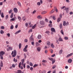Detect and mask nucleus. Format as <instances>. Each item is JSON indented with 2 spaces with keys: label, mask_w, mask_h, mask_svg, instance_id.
Returning a JSON list of instances; mask_svg holds the SVG:
<instances>
[{
  "label": "nucleus",
  "mask_w": 73,
  "mask_h": 73,
  "mask_svg": "<svg viewBox=\"0 0 73 73\" xmlns=\"http://www.w3.org/2000/svg\"><path fill=\"white\" fill-rule=\"evenodd\" d=\"M51 30L52 32H56V30H55V29L53 28H52L51 29Z\"/></svg>",
  "instance_id": "6e6552de"
},
{
  "label": "nucleus",
  "mask_w": 73,
  "mask_h": 73,
  "mask_svg": "<svg viewBox=\"0 0 73 73\" xmlns=\"http://www.w3.org/2000/svg\"><path fill=\"white\" fill-rule=\"evenodd\" d=\"M38 65L37 64H35L34 66H33V68H35V67H36V66H37Z\"/></svg>",
  "instance_id": "de8ad7c7"
},
{
  "label": "nucleus",
  "mask_w": 73,
  "mask_h": 73,
  "mask_svg": "<svg viewBox=\"0 0 73 73\" xmlns=\"http://www.w3.org/2000/svg\"><path fill=\"white\" fill-rule=\"evenodd\" d=\"M1 17L2 18H4V13H1Z\"/></svg>",
  "instance_id": "4468645a"
},
{
  "label": "nucleus",
  "mask_w": 73,
  "mask_h": 73,
  "mask_svg": "<svg viewBox=\"0 0 73 73\" xmlns=\"http://www.w3.org/2000/svg\"><path fill=\"white\" fill-rule=\"evenodd\" d=\"M36 46H39V45H40V44H39L38 42H36Z\"/></svg>",
  "instance_id": "c9c22d12"
},
{
  "label": "nucleus",
  "mask_w": 73,
  "mask_h": 73,
  "mask_svg": "<svg viewBox=\"0 0 73 73\" xmlns=\"http://www.w3.org/2000/svg\"><path fill=\"white\" fill-rule=\"evenodd\" d=\"M29 8H28L25 11L26 12H27V13H29Z\"/></svg>",
  "instance_id": "ddd939ff"
},
{
  "label": "nucleus",
  "mask_w": 73,
  "mask_h": 73,
  "mask_svg": "<svg viewBox=\"0 0 73 73\" xmlns=\"http://www.w3.org/2000/svg\"><path fill=\"white\" fill-rule=\"evenodd\" d=\"M61 21V18H59L58 19H57V22H60Z\"/></svg>",
  "instance_id": "a878e982"
},
{
  "label": "nucleus",
  "mask_w": 73,
  "mask_h": 73,
  "mask_svg": "<svg viewBox=\"0 0 73 73\" xmlns=\"http://www.w3.org/2000/svg\"><path fill=\"white\" fill-rule=\"evenodd\" d=\"M17 54V52L16 50H15L13 51L12 52L11 54L12 57H15Z\"/></svg>",
  "instance_id": "f03ea898"
},
{
  "label": "nucleus",
  "mask_w": 73,
  "mask_h": 73,
  "mask_svg": "<svg viewBox=\"0 0 73 73\" xmlns=\"http://www.w3.org/2000/svg\"><path fill=\"white\" fill-rule=\"evenodd\" d=\"M69 22H67L66 23V26H67V25H69Z\"/></svg>",
  "instance_id": "6e6d98bb"
},
{
  "label": "nucleus",
  "mask_w": 73,
  "mask_h": 73,
  "mask_svg": "<svg viewBox=\"0 0 73 73\" xmlns=\"http://www.w3.org/2000/svg\"><path fill=\"white\" fill-rule=\"evenodd\" d=\"M5 19L6 20H7L8 19V15H7L6 16H5Z\"/></svg>",
  "instance_id": "a18cd8bd"
},
{
  "label": "nucleus",
  "mask_w": 73,
  "mask_h": 73,
  "mask_svg": "<svg viewBox=\"0 0 73 73\" xmlns=\"http://www.w3.org/2000/svg\"><path fill=\"white\" fill-rule=\"evenodd\" d=\"M17 3L19 6L20 7H21V3H20V2L19 1H18L17 2Z\"/></svg>",
  "instance_id": "f3484780"
},
{
  "label": "nucleus",
  "mask_w": 73,
  "mask_h": 73,
  "mask_svg": "<svg viewBox=\"0 0 73 73\" xmlns=\"http://www.w3.org/2000/svg\"><path fill=\"white\" fill-rule=\"evenodd\" d=\"M59 27H60V29H61L62 28V24L61 23H60L59 25Z\"/></svg>",
  "instance_id": "f704fd0d"
},
{
  "label": "nucleus",
  "mask_w": 73,
  "mask_h": 73,
  "mask_svg": "<svg viewBox=\"0 0 73 73\" xmlns=\"http://www.w3.org/2000/svg\"><path fill=\"white\" fill-rule=\"evenodd\" d=\"M40 24L42 25H44V22L43 21H40Z\"/></svg>",
  "instance_id": "423d86ee"
},
{
  "label": "nucleus",
  "mask_w": 73,
  "mask_h": 73,
  "mask_svg": "<svg viewBox=\"0 0 73 73\" xmlns=\"http://www.w3.org/2000/svg\"><path fill=\"white\" fill-rule=\"evenodd\" d=\"M10 29H13V25H11V27H10Z\"/></svg>",
  "instance_id": "4c0bfd02"
},
{
  "label": "nucleus",
  "mask_w": 73,
  "mask_h": 73,
  "mask_svg": "<svg viewBox=\"0 0 73 73\" xmlns=\"http://www.w3.org/2000/svg\"><path fill=\"white\" fill-rule=\"evenodd\" d=\"M41 35H38L37 36L38 39H40V38H41Z\"/></svg>",
  "instance_id": "f8f14e48"
},
{
  "label": "nucleus",
  "mask_w": 73,
  "mask_h": 73,
  "mask_svg": "<svg viewBox=\"0 0 73 73\" xmlns=\"http://www.w3.org/2000/svg\"><path fill=\"white\" fill-rule=\"evenodd\" d=\"M41 42H42V41L41 40H39L38 41V42H39V43H40Z\"/></svg>",
  "instance_id": "e2e57ef3"
},
{
  "label": "nucleus",
  "mask_w": 73,
  "mask_h": 73,
  "mask_svg": "<svg viewBox=\"0 0 73 73\" xmlns=\"http://www.w3.org/2000/svg\"><path fill=\"white\" fill-rule=\"evenodd\" d=\"M18 19H19V21H21V18L19 16L18 17Z\"/></svg>",
  "instance_id": "b1692460"
},
{
  "label": "nucleus",
  "mask_w": 73,
  "mask_h": 73,
  "mask_svg": "<svg viewBox=\"0 0 73 73\" xmlns=\"http://www.w3.org/2000/svg\"><path fill=\"white\" fill-rule=\"evenodd\" d=\"M37 18L38 19H42V17L40 15H38L37 17Z\"/></svg>",
  "instance_id": "a211bd4d"
},
{
  "label": "nucleus",
  "mask_w": 73,
  "mask_h": 73,
  "mask_svg": "<svg viewBox=\"0 0 73 73\" xmlns=\"http://www.w3.org/2000/svg\"><path fill=\"white\" fill-rule=\"evenodd\" d=\"M17 73H21V70H17Z\"/></svg>",
  "instance_id": "79ce46f5"
},
{
  "label": "nucleus",
  "mask_w": 73,
  "mask_h": 73,
  "mask_svg": "<svg viewBox=\"0 0 73 73\" xmlns=\"http://www.w3.org/2000/svg\"><path fill=\"white\" fill-rule=\"evenodd\" d=\"M60 33H62V35H64V32L63 31V30H62L61 31H60Z\"/></svg>",
  "instance_id": "473e14b6"
},
{
  "label": "nucleus",
  "mask_w": 73,
  "mask_h": 73,
  "mask_svg": "<svg viewBox=\"0 0 73 73\" xmlns=\"http://www.w3.org/2000/svg\"><path fill=\"white\" fill-rule=\"evenodd\" d=\"M54 11H55L56 12H58V10L57 9V8L55 7H54Z\"/></svg>",
  "instance_id": "dca6fc26"
},
{
  "label": "nucleus",
  "mask_w": 73,
  "mask_h": 73,
  "mask_svg": "<svg viewBox=\"0 0 73 73\" xmlns=\"http://www.w3.org/2000/svg\"><path fill=\"white\" fill-rule=\"evenodd\" d=\"M0 33L1 34H3V33H4V31H3V30H1Z\"/></svg>",
  "instance_id": "58836bf2"
},
{
  "label": "nucleus",
  "mask_w": 73,
  "mask_h": 73,
  "mask_svg": "<svg viewBox=\"0 0 73 73\" xmlns=\"http://www.w3.org/2000/svg\"><path fill=\"white\" fill-rule=\"evenodd\" d=\"M27 67L28 69H29L30 68V66L28 65L27 66Z\"/></svg>",
  "instance_id": "338daca9"
},
{
  "label": "nucleus",
  "mask_w": 73,
  "mask_h": 73,
  "mask_svg": "<svg viewBox=\"0 0 73 73\" xmlns=\"http://www.w3.org/2000/svg\"><path fill=\"white\" fill-rule=\"evenodd\" d=\"M0 66L1 67H3V62H1V64H0Z\"/></svg>",
  "instance_id": "c85d7f7f"
},
{
  "label": "nucleus",
  "mask_w": 73,
  "mask_h": 73,
  "mask_svg": "<svg viewBox=\"0 0 73 73\" xmlns=\"http://www.w3.org/2000/svg\"><path fill=\"white\" fill-rule=\"evenodd\" d=\"M9 49L10 50H12L13 49V48L12 47H9Z\"/></svg>",
  "instance_id": "09e8293b"
},
{
  "label": "nucleus",
  "mask_w": 73,
  "mask_h": 73,
  "mask_svg": "<svg viewBox=\"0 0 73 73\" xmlns=\"http://www.w3.org/2000/svg\"><path fill=\"white\" fill-rule=\"evenodd\" d=\"M56 67V65H54L52 67V69H54V68H55Z\"/></svg>",
  "instance_id": "37998d69"
},
{
  "label": "nucleus",
  "mask_w": 73,
  "mask_h": 73,
  "mask_svg": "<svg viewBox=\"0 0 73 73\" xmlns=\"http://www.w3.org/2000/svg\"><path fill=\"white\" fill-rule=\"evenodd\" d=\"M68 61V63H71V62H72V59L70 58L69 59Z\"/></svg>",
  "instance_id": "1a4fd4ad"
},
{
  "label": "nucleus",
  "mask_w": 73,
  "mask_h": 73,
  "mask_svg": "<svg viewBox=\"0 0 73 73\" xmlns=\"http://www.w3.org/2000/svg\"><path fill=\"white\" fill-rule=\"evenodd\" d=\"M65 8V6H63L61 7L60 8L61 9H63Z\"/></svg>",
  "instance_id": "603ef678"
},
{
  "label": "nucleus",
  "mask_w": 73,
  "mask_h": 73,
  "mask_svg": "<svg viewBox=\"0 0 73 73\" xmlns=\"http://www.w3.org/2000/svg\"><path fill=\"white\" fill-rule=\"evenodd\" d=\"M51 47H52V48H54V45L52 43L51 44Z\"/></svg>",
  "instance_id": "393cba45"
},
{
  "label": "nucleus",
  "mask_w": 73,
  "mask_h": 73,
  "mask_svg": "<svg viewBox=\"0 0 73 73\" xmlns=\"http://www.w3.org/2000/svg\"><path fill=\"white\" fill-rule=\"evenodd\" d=\"M46 13V11H44L42 12L41 13L42 15H44V14H45V13Z\"/></svg>",
  "instance_id": "5701e85b"
},
{
  "label": "nucleus",
  "mask_w": 73,
  "mask_h": 73,
  "mask_svg": "<svg viewBox=\"0 0 73 73\" xmlns=\"http://www.w3.org/2000/svg\"><path fill=\"white\" fill-rule=\"evenodd\" d=\"M55 61H56L54 59L53 60L52 62V64H53L55 62Z\"/></svg>",
  "instance_id": "ea45409f"
},
{
  "label": "nucleus",
  "mask_w": 73,
  "mask_h": 73,
  "mask_svg": "<svg viewBox=\"0 0 73 73\" xmlns=\"http://www.w3.org/2000/svg\"><path fill=\"white\" fill-rule=\"evenodd\" d=\"M36 27V24H35L34 26H33L32 27V29H35V28Z\"/></svg>",
  "instance_id": "2f4dec72"
},
{
  "label": "nucleus",
  "mask_w": 73,
  "mask_h": 73,
  "mask_svg": "<svg viewBox=\"0 0 73 73\" xmlns=\"http://www.w3.org/2000/svg\"><path fill=\"white\" fill-rule=\"evenodd\" d=\"M73 53H71L70 54H69L67 55L66 57L67 58H68V57H69L70 56H72V55H73Z\"/></svg>",
  "instance_id": "20e7f679"
},
{
  "label": "nucleus",
  "mask_w": 73,
  "mask_h": 73,
  "mask_svg": "<svg viewBox=\"0 0 73 73\" xmlns=\"http://www.w3.org/2000/svg\"><path fill=\"white\" fill-rule=\"evenodd\" d=\"M12 66L13 68H15V65L13 64L12 65Z\"/></svg>",
  "instance_id": "69168bd1"
},
{
  "label": "nucleus",
  "mask_w": 73,
  "mask_h": 73,
  "mask_svg": "<svg viewBox=\"0 0 73 73\" xmlns=\"http://www.w3.org/2000/svg\"><path fill=\"white\" fill-rule=\"evenodd\" d=\"M13 10L12 9H10L9 11V14H10V13H11L12 12Z\"/></svg>",
  "instance_id": "6ab92c4d"
},
{
  "label": "nucleus",
  "mask_w": 73,
  "mask_h": 73,
  "mask_svg": "<svg viewBox=\"0 0 73 73\" xmlns=\"http://www.w3.org/2000/svg\"><path fill=\"white\" fill-rule=\"evenodd\" d=\"M52 19L53 20H56V17L55 16H52Z\"/></svg>",
  "instance_id": "3c124183"
},
{
  "label": "nucleus",
  "mask_w": 73,
  "mask_h": 73,
  "mask_svg": "<svg viewBox=\"0 0 73 73\" xmlns=\"http://www.w3.org/2000/svg\"><path fill=\"white\" fill-rule=\"evenodd\" d=\"M13 13H11V15L10 16V18H13Z\"/></svg>",
  "instance_id": "412c9836"
},
{
  "label": "nucleus",
  "mask_w": 73,
  "mask_h": 73,
  "mask_svg": "<svg viewBox=\"0 0 73 73\" xmlns=\"http://www.w3.org/2000/svg\"><path fill=\"white\" fill-rule=\"evenodd\" d=\"M17 20V17H15L14 18H12V19H11L10 20V21H15V19Z\"/></svg>",
  "instance_id": "7ed1b4c3"
},
{
  "label": "nucleus",
  "mask_w": 73,
  "mask_h": 73,
  "mask_svg": "<svg viewBox=\"0 0 73 73\" xmlns=\"http://www.w3.org/2000/svg\"><path fill=\"white\" fill-rule=\"evenodd\" d=\"M1 29H4V26H1Z\"/></svg>",
  "instance_id": "5fc2aeb1"
},
{
  "label": "nucleus",
  "mask_w": 73,
  "mask_h": 73,
  "mask_svg": "<svg viewBox=\"0 0 73 73\" xmlns=\"http://www.w3.org/2000/svg\"><path fill=\"white\" fill-rule=\"evenodd\" d=\"M47 44L48 46H50V42L49 41L47 42Z\"/></svg>",
  "instance_id": "4be33fe9"
},
{
  "label": "nucleus",
  "mask_w": 73,
  "mask_h": 73,
  "mask_svg": "<svg viewBox=\"0 0 73 73\" xmlns=\"http://www.w3.org/2000/svg\"><path fill=\"white\" fill-rule=\"evenodd\" d=\"M65 40H68V38L66 36L64 38Z\"/></svg>",
  "instance_id": "c03bdc74"
},
{
  "label": "nucleus",
  "mask_w": 73,
  "mask_h": 73,
  "mask_svg": "<svg viewBox=\"0 0 73 73\" xmlns=\"http://www.w3.org/2000/svg\"><path fill=\"white\" fill-rule=\"evenodd\" d=\"M62 50H60L59 51V53L60 54H62Z\"/></svg>",
  "instance_id": "c756f323"
},
{
  "label": "nucleus",
  "mask_w": 73,
  "mask_h": 73,
  "mask_svg": "<svg viewBox=\"0 0 73 73\" xmlns=\"http://www.w3.org/2000/svg\"><path fill=\"white\" fill-rule=\"evenodd\" d=\"M23 51L24 52H27L28 50H27V49L25 48H24V49H23Z\"/></svg>",
  "instance_id": "864d4df0"
},
{
  "label": "nucleus",
  "mask_w": 73,
  "mask_h": 73,
  "mask_svg": "<svg viewBox=\"0 0 73 73\" xmlns=\"http://www.w3.org/2000/svg\"><path fill=\"white\" fill-rule=\"evenodd\" d=\"M28 25V23H26L25 24V26L27 27Z\"/></svg>",
  "instance_id": "0e129e2a"
},
{
  "label": "nucleus",
  "mask_w": 73,
  "mask_h": 73,
  "mask_svg": "<svg viewBox=\"0 0 73 73\" xmlns=\"http://www.w3.org/2000/svg\"><path fill=\"white\" fill-rule=\"evenodd\" d=\"M21 44L20 43L19 44V49L21 48Z\"/></svg>",
  "instance_id": "72a5a7b5"
},
{
  "label": "nucleus",
  "mask_w": 73,
  "mask_h": 73,
  "mask_svg": "<svg viewBox=\"0 0 73 73\" xmlns=\"http://www.w3.org/2000/svg\"><path fill=\"white\" fill-rule=\"evenodd\" d=\"M64 10L66 11V13H68L69 12V8L67 7L65 8Z\"/></svg>",
  "instance_id": "39448f33"
},
{
  "label": "nucleus",
  "mask_w": 73,
  "mask_h": 73,
  "mask_svg": "<svg viewBox=\"0 0 73 73\" xmlns=\"http://www.w3.org/2000/svg\"><path fill=\"white\" fill-rule=\"evenodd\" d=\"M30 65L31 66H33V64L31 62H30Z\"/></svg>",
  "instance_id": "a19ab883"
},
{
  "label": "nucleus",
  "mask_w": 73,
  "mask_h": 73,
  "mask_svg": "<svg viewBox=\"0 0 73 73\" xmlns=\"http://www.w3.org/2000/svg\"><path fill=\"white\" fill-rule=\"evenodd\" d=\"M13 61L15 62H17V59H15V58H14L13 59Z\"/></svg>",
  "instance_id": "7c9ffc66"
},
{
  "label": "nucleus",
  "mask_w": 73,
  "mask_h": 73,
  "mask_svg": "<svg viewBox=\"0 0 73 73\" xmlns=\"http://www.w3.org/2000/svg\"><path fill=\"white\" fill-rule=\"evenodd\" d=\"M40 49H41L40 47H38L37 48V50L38 51V52H40Z\"/></svg>",
  "instance_id": "bb28decb"
},
{
  "label": "nucleus",
  "mask_w": 73,
  "mask_h": 73,
  "mask_svg": "<svg viewBox=\"0 0 73 73\" xmlns=\"http://www.w3.org/2000/svg\"><path fill=\"white\" fill-rule=\"evenodd\" d=\"M5 54V52L3 51H1L0 52V57H1V59L3 60V55Z\"/></svg>",
  "instance_id": "f257e3e1"
},
{
  "label": "nucleus",
  "mask_w": 73,
  "mask_h": 73,
  "mask_svg": "<svg viewBox=\"0 0 73 73\" xmlns=\"http://www.w3.org/2000/svg\"><path fill=\"white\" fill-rule=\"evenodd\" d=\"M33 36V35H31V36H30L29 40L30 41H33L34 40V39H33V37L32 36Z\"/></svg>",
  "instance_id": "0eeeda50"
},
{
  "label": "nucleus",
  "mask_w": 73,
  "mask_h": 73,
  "mask_svg": "<svg viewBox=\"0 0 73 73\" xmlns=\"http://www.w3.org/2000/svg\"><path fill=\"white\" fill-rule=\"evenodd\" d=\"M50 51L51 52V53H53V50H52V49H51L50 50Z\"/></svg>",
  "instance_id": "4d7b16f0"
},
{
  "label": "nucleus",
  "mask_w": 73,
  "mask_h": 73,
  "mask_svg": "<svg viewBox=\"0 0 73 73\" xmlns=\"http://www.w3.org/2000/svg\"><path fill=\"white\" fill-rule=\"evenodd\" d=\"M54 12V9H52L50 12V14H51V13H53V12Z\"/></svg>",
  "instance_id": "2eb2a0df"
},
{
  "label": "nucleus",
  "mask_w": 73,
  "mask_h": 73,
  "mask_svg": "<svg viewBox=\"0 0 73 73\" xmlns=\"http://www.w3.org/2000/svg\"><path fill=\"white\" fill-rule=\"evenodd\" d=\"M45 21H46V22H47V23H48V19H45Z\"/></svg>",
  "instance_id": "052dcab7"
},
{
  "label": "nucleus",
  "mask_w": 73,
  "mask_h": 73,
  "mask_svg": "<svg viewBox=\"0 0 73 73\" xmlns=\"http://www.w3.org/2000/svg\"><path fill=\"white\" fill-rule=\"evenodd\" d=\"M63 25L64 26H65V25H66V22L65 21L63 22Z\"/></svg>",
  "instance_id": "cd10ccee"
},
{
  "label": "nucleus",
  "mask_w": 73,
  "mask_h": 73,
  "mask_svg": "<svg viewBox=\"0 0 73 73\" xmlns=\"http://www.w3.org/2000/svg\"><path fill=\"white\" fill-rule=\"evenodd\" d=\"M49 59L50 60H51V61H53V58H50Z\"/></svg>",
  "instance_id": "680f3d73"
},
{
  "label": "nucleus",
  "mask_w": 73,
  "mask_h": 73,
  "mask_svg": "<svg viewBox=\"0 0 73 73\" xmlns=\"http://www.w3.org/2000/svg\"><path fill=\"white\" fill-rule=\"evenodd\" d=\"M37 5H41V3L40 2H38L37 3Z\"/></svg>",
  "instance_id": "8fccbe9b"
},
{
  "label": "nucleus",
  "mask_w": 73,
  "mask_h": 73,
  "mask_svg": "<svg viewBox=\"0 0 73 73\" xmlns=\"http://www.w3.org/2000/svg\"><path fill=\"white\" fill-rule=\"evenodd\" d=\"M58 41H63V40L61 38V37H60L58 38Z\"/></svg>",
  "instance_id": "9b49d317"
},
{
  "label": "nucleus",
  "mask_w": 73,
  "mask_h": 73,
  "mask_svg": "<svg viewBox=\"0 0 73 73\" xmlns=\"http://www.w3.org/2000/svg\"><path fill=\"white\" fill-rule=\"evenodd\" d=\"M42 62H43V63H46V62L47 61L46 60H42Z\"/></svg>",
  "instance_id": "e433bc0d"
},
{
  "label": "nucleus",
  "mask_w": 73,
  "mask_h": 73,
  "mask_svg": "<svg viewBox=\"0 0 73 73\" xmlns=\"http://www.w3.org/2000/svg\"><path fill=\"white\" fill-rule=\"evenodd\" d=\"M15 13H17V8H15L13 9Z\"/></svg>",
  "instance_id": "9d476101"
},
{
  "label": "nucleus",
  "mask_w": 73,
  "mask_h": 73,
  "mask_svg": "<svg viewBox=\"0 0 73 73\" xmlns=\"http://www.w3.org/2000/svg\"><path fill=\"white\" fill-rule=\"evenodd\" d=\"M73 13L72 12V11L70 12V15H73Z\"/></svg>",
  "instance_id": "774afa93"
},
{
  "label": "nucleus",
  "mask_w": 73,
  "mask_h": 73,
  "mask_svg": "<svg viewBox=\"0 0 73 73\" xmlns=\"http://www.w3.org/2000/svg\"><path fill=\"white\" fill-rule=\"evenodd\" d=\"M24 41L25 42H28V40L27 39H25L24 40Z\"/></svg>",
  "instance_id": "13d9d810"
},
{
  "label": "nucleus",
  "mask_w": 73,
  "mask_h": 73,
  "mask_svg": "<svg viewBox=\"0 0 73 73\" xmlns=\"http://www.w3.org/2000/svg\"><path fill=\"white\" fill-rule=\"evenodd\" d=\"M21 30H19L18 31L16 32L15 33V34H17L18 33H20V32H21Z\"/></svg>",
  "instance_id": "aec40b11"
},
{
  "label": "nucleus",
  "mask_w": 73,
  "mask_h": 73,
  "mask_svg": "<svg viewBox=\"0 0 73 73\" xmlns=\"http://www.w3.org/2000/svg\"><path fill=\"white\" fill-rule=\"evenodd\" d=\"M21 62H20L19 63V68H20V67H21Z\"/></svg>",
  "instance_id": "49530a36"
},
{
  "label": "nucleus",
  "mask_w": 73,
  "mask_h": 73,
  "mask_svg": "<svg viewBox=\"0 0 73 73\" xmlns=\"http://www.w3.org/2000/svg\"><path fill=\"white\" fill-rule=\"evenodd\" d=\"M27 48H28V45H27L25 46L24 48L27 49Z\"/></svg>",
  "instance_id": "bf43d9fd"
}]
</instances>
